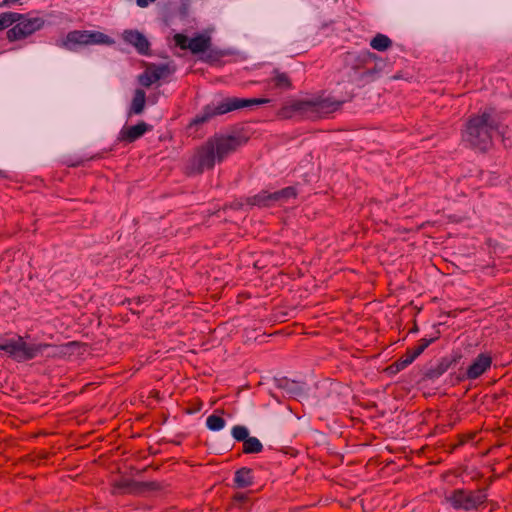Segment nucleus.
I'll list each match as a JSON object with an SVG mask.
<instances>
[{
	"mask_svg": "<svg viewBox=\"0 0 512 512\" xmlns=\"http://www.w3.org/2000/svg\"><path fill=\"white\" fill-rule=\"evenodd\" d=\"M250 139L243 128L233 131L231 134H215L208 138L197 148L193 156V164L189 174L197 175L204 170L214 168L216 162L221 163L230 154L244 146Z\"/></svg>",
	"mask_w": 512,
	"mask_h": 512,
	"instance_id": "1",
	"label": "nucleus"
},
{
	"mask_svg": "<svg viewBox=\"0 0 512 512\" xmlns=\"http://www.w3.org/2000/svg\"><path fill=\"white\" fill-rule=\"evenodd\" d=\"M498 130L499 123L495 118L494 109L488 108L469 116L463 138L472 147L484 152L492 146L493 135Z\"/></svg>",
	"mask_w": 512,
	"mask_h": 512,
	"instance_id": "2",
	"label": "nucleus"
},
{
	"mask_svg": "<svg viewBox=\"0 0 512 512\" xmlns=\"http://www.w3.org/2000/svg\"><path fill=\"white\" fill-rule=\"evenodd\" d=\"M271 100L268 98H251L242 99L237 97L225 98L218 105H206L200 114H197L190 122V126L200 125L208 122L210 119L217 115H223L228 112L238 110L253 105L267 104Z\"/></svg>",
	"mask_w": 512,
	"mask_h": 512,
	"instance_id": "3",
	"label": "nucleus"
},
{
	"mask_svg": "<svg viewBox=\"0 0 512 512\" xmlns=\"http://www.w3.org/2000/svg\"><path fill=\"white\" fill-rule=\"evenodd\" d=\"M454 509L465 511L477 510L487 501L485 490L455 489L446 498Z\"/></svg>",
	"mask_w": 512,
	"mask_h": 512,
	"instance_id": "4",
	"label": "nucleus"
},
{
	"mask_svg": "<svg viewBox=\"0 0 512 512\" xmlns=\"http://www.w3.org/2000/svg\"><path fill=\"white\" fill-rule=\"evenodd\" d=\"M50 347V344L28 345L21 336L0 343V350L19 361L33 359L38 353Z\"/></svg>",
	"mask_w": 512,
	"mask_h": 512,
	"instance_id": "5",
	"label": "nucleus"
},
{
	"mask_svg": "<svg viewBox=\"0 0 512 512\" xmlns=\"http://www.w3.org/2000/svg\"><path fill=\"white\" fill-rule=\"evenodd\" d=\"M45 20L41 17H28L19 13V18L6 32V38L10 42L26 39L44 27Z\"/></svg>",
	"mask_w": 512,
	"mask_h": 512,
	"instance_id": "6",
	"label": "nucleus"
},
{
	"mask_svg": "<svg viewBox=\"0 0 512 512\" xmlns=\"http://www.w3.org/2000/svg\"><path fill=\"white\" fill-rule=\"evenodd\" d=\"M107 36L101 32L71 31L67 34L62 46L72 50L75 45H89L95 43H106Z\"/></svg>",
	"mask_w": 512,
	"mask_h": 512,
	"instance_id": "7",
	"label": "nucleus"
},
{
	"mask_svg": "<svg viewBox=\"0 0 512 512\" xmlns=\"http://www.w3.org/2000/svg\"><path fill=\"white\" fill-rule=\"evenodd\" d=\"M311 108V119L325 117L331 113L338 111L344 101L335 100L332 97L317 96L309 100Z\"/></svg>",
	"mask_w": 512,
	"mask_h": 512,
	"instance_id": "8",
	"label": "nucleus"
},
{
	"mask_svg": "<svg viewBox=\"0 0 512 512\" xmlns=\"http://www.w3.org/2000/svg\"><path fill=\"white\" fill-rule=\"evenodd\" d=\"M295 115L311 119V108L309 100H292L289 103L283 105L276 112V116L282 120L291 119Z\"/></svg>",
	"mask_w": 512,
	"mask_h": 512,
	"instance_id": "9",
	"label": "nucleus"
},
{
	"mask_svg": "<svg viewBox=\"0 0 512 512\" xmlns=\"http://www.w3.org/2000/svg\"><path fill=\"white\" fill-rule=\"evenodd\" d=\"M295 195V191L291 187L274 193H267L266 191H263L257 195L247 198L246 203L250 206L267 207L270 201H278L281 198H288Z\"/></svg>",
	"mask_w": 512,
	"mask_h": 512,
	"instance_id": "10",
	"label": "nucleus"
},
{
	"mask_svg": "<svg viewBox=\"0 0 512 512\" xmlns=\"http://www.w3.org/2000/svg\"><path fill=\"white\" fill-rule=\"evenodd\" d=\"M123 40L134 46L138 53L148 55L150 53V43L147 38L137 30H125Z\"/></svg>",
	"mask_w": 512,
	"mask_h": 512,
	"instance_id": "11",
	"label": "nucleus"
},
{
	"mask_svg": "<svg viewBox=\"0 0 512 512\" xmlns=\"http://www.w3.org/2000/svg\"><path fill=\"white\" fill-rule=\"evenodd\" d=\"M149 130V126L141 121L133 126H124L118 135L119 142L132 143L142 137Z\"/></svg>",
	"mask_w": 512,
	"mask_h": 512,
	"instance_id": "12",
	"label": "nucleus"
},
{
	"mask_svg": "<svg viewBox=\"0 0 512 512\" xmlns=\"http://www.w3.org/2000/svg\"><path fill=\"white\" fill-rule=\"evenodd\" d=\"M492 357L487 353H481L477 356V358L472 362V364L467 368L466 376L468 379H477L480 377L486 370L491 367Z\"/></svg>",
	"mask_w": 512,
	"mask_h": 512,
	"instance_id": "13",
	"label": "nucleus"
},
{
	"mask_svg": "<svg viewBox=\"0 0 512 512\" xmlns=\"http://www.w3.org/2000/svg\"><path fill=\"white\" fill-rule=\"evenodd\" d=\"M273 89L287 91L293 88V82L287 72H283L278 68L273 69L272 76L268 80Z\"/></svg>",
	"mask_w": 512,
	"mask_h": 512,
	"instance_id": "14",
	"label": "nucleus"
},
{
	"mask_svg": "<svg viewBox=\"0 0 512 512\" xmlns=\"http://www.w3.org/2000/svg\"><path fill=\"white\" fill-rule=\"evenodd\" d=\"M146 103V93L142 89H136L128 111V115H139L143 113Z\"/></svg>",
	"mask_w": 512,
	"mask_h": 512,
	"instance_id": "15",
	"label": "nucleus"
},
{
	"mask_svg": "<svg viewBox=\"0 0 512 512\" xmlns=\"http://www.w3.org/2000/svg\"><path fill=\"white\" fill-rule=\"evenodd\" d=\"M211 38L209 36L199 34L194 38L190 39V45H188V50H190L193 54H198L205 52L210 48Z\"/></svg>",
	"mask_w": 512,
	"mask_h": 512,
	"instance_id": "16",
	"label": "nucleus"
},
{
	"mask_svg": "<svg viewBox=\"0 0 512 512\" xmlns=\"http://www.w3.org/2000/svg\"><path fill=\"white\" fill-rule=\"evenodd\" d=\"M234 484L237 488H246L253 484L252 469L243 467L235 472Z\"/></svg>",
	"mask_w": 512,
	"mask_h": 512,
	"instance_id": "17",
	"label": "nucleus"
},
{
	"mask_svg": "<svg viewBox=\"0 0 512 512\" xmlns=\"http://www.w3.org/2000/svg\"><path fill=\"white\" fill-rule=\"evenodd\" d=\"M263 449V445L256 437H248L243 441V453L245 454H256L260 453Z\"/></svg>",
	"mask_w": 512,
	"mask_h": 512,
	"instance_id": "18",
	"label": "nucleus"
},
{
	"mask_svg": "<svg viewBox=\"0 0 512 512\" xmlns=\"http://www.w3.org/2000/svg\"><path fill=\"white\" fill-rule=\"evenodd\" d=\"M370 46L377 51H385L392 46V41L386 35L378 33L371 40Z\"/></svg>",
	"mask_w": 512,
	"mask_h": 512,
	"instance_id": "19",
	"label": "nucleus"
},
{
	"mask_svg": "<svg viewBox=\"0 0 512 512\" xmlns=\"http://www.w3.org/2000/svg\"><path fill=\"white\" fill-rule=\"evenodd\" d=\"M139 83L149 88L152 84L158 81L157 76L155 75L154 71L150 67V65L145 69V71L138 76Z\"/></svg>",
	"mask_w": 512,
	"mask_h": 512,
	"instance_id": "20",
	"label": "nucleus"
},
{
	"mask_svg": "<svg viewBox=\"0 0 512 512\" xmlns=\"http://www.w3.org/2000/svg\"><path fill=\"white\" fill-rule=\"evenodd\" d=\"M150 67L154 71V73L157 76L158 80H160L161 78H165V77L171 75L176 70L174 66H171L168 63L167 64H160V65L150 64Z\"/></svg>",
	"mask_w": 512,
	"mask_h": 512,
	"instance_id": "21",
	"label": "nucleus"
},
{
	"mask_svg": "<svg viewBox=\"0 0 512 512\" xmlns=\"http://www.w3.org/2000/svg\"><path fill=\"white\" fill-rule=\"evenodd\" d=\"M19 18V13L4 12L0 14V31L12 26Z\"/></svg>",
	"mask_w": 512,
	"mask_h": 512,
	"instance_id": "22",
	"label": "nucleus"
},
{
	"mask_svg": "<svg viewBox=\"0 0 512 512\" xmlns=\"http://www.w3.org/2000/svg\"><path fill=\"white\" fill-rule=\"evenodd\" d=\"M225 420L221 416L218 415H210L206 420V425L208 429L212 431H218L224 428Z\"/></svg>",
	"mask_w": 512,
	"mask_h": 512,
	"instance_id": "23",
	"label": "nucleus"
},
{
	"mask_svg": "<svg viewBox=\"0 0 512 512\" xmlns=\"http://www.w3.org/2000/svg\"><path fill=\"white\" fill-rule=\"evenodd\" d=\"M415 359L416 358L412 356V352L407 349L405 354L400 359H398L394 365L396 366L397 370H401L411 364Z\"/></svg>",
	"mask_w": 512,
	"mask_h": 512,
	"instance_id": "24",
	"label": "nucleus"
},
{
	"mask_svg": "<svg viewBox=\"0 0 512 512\" xmlns=\"http://www.w3.org/2000/svg\"><path fill=\"white\" fill-rule=\"evenodd\" d=\"M232 436L237 441H245L249 437V431L245 426L237 425L232 428Z\"/></svg>",
	"mask_w": 512,
	"mask_h": 512,
	"instance_id": "25",
	"label": "nucleus"
},
{
	"mask_svg": "<svg viewBox=\"0 0 512 512\" xmlns=\"http://www.w3.org/2000/svg\"><path fill=\"white\" fill-rule=\"evenodd\" d=\"M175 44L183 50H188V45H190V39L184 34L177 33L174 35Z\"/></svg>",
	"mask_w": 512,
	"mask_h": 512,
	"instance_id": "26",
	"label": "nucleus"
},
{
	"mask_svg": "<svg viewBox=\"0 0 512 512\" xmlns=\"http://www.w3.org/2000/svg\"><path fill=\"white\" fill-rule=\"evenodd\" d=\"M437 334H439V332H437ZM439 338L438 335L434 336V337H431L430 339H427V338H422L418 341V344L417 346H420L422 347L423 350H425L432 342H434L435 340H437Z\"/></svg>",
	"mask_w": 512,
	"mask_h": 512,
	"instance_id": "27",
	"label": "nucleus"
},
{
	"mask_svg": "<svg viewBox=\"0 0 512 512\" xmlns=\"http://www.w3.org/2000/svg\"><path fill=\"white\" fill-rule=\"evenodd\" d=\"M248 500V496L245 493H236L233 496V501L235 502H245Z\"/></svg>",
	"mask_w": 512,
	"mask_h": 512,
	"instance_id": "28",
	"label": "nucleus"
},
{
	"mask_svg": "<svg viewBox=\"0 0 512 512\" xmlns=\"http://www.w3.org/2000/svg\"><path fill=\"white\" fill-rule=\"evenodd\" d=\"M409 350L412 352V356H414L415 358H417L419 355H421L424 352V350L420 346H415L413 348H409Z\"/></svg>",
	"mask_w": 512,
	"mask_h": 512,
	"instance_id": "29",
	"label": "nucleus"
},
{
	"mask_svg": "<svg viewBox=\"0 0 512 512\" xmlns=\"http://www.w3.org/2000/svg\"><path fill=\"white\" fill-rule=\"evenodd\" d=\"M156 0H136V3L139 7L144 8L147 7L150 3L155 2Z\"/></svg>",
	"mask_w": 512,
	"mask_h": 512,
	"instance_id": "30",
	"label": "nucleus"
},
{
	"mask_svg": "<svg viewBox=\"0 0 512 512\" xmlns=\"http://www.w3.org/2000/svg\"><path fill=\"white\" fill-rule=\"evenodd\" d=\"M458 439H459V441H458L457 446H459V445H463V444H464V443H466L468 440L472 439V437H471V436L460 435V436H458Z\"/></svg>",
	"mask_w": 512,
	"mask_h": 512,
	"instance_id": "31",
	"label": "nucleus"
},
{
	"mask_svg": "<svg viewBox=\"0 0 512 512\" xmlns=\"http://www.w3.org/2000/svg\"><path fill=\"white\" fill-rule=\"evenodd\" d=\"M144 485L146 487H148L149 489H156V488H158V484L156 482H149V483H145Z\"/></svg>",
	"mask_w": 512,
	"mask_h": 512,
	"instance_id": "32",
	"label": "nucleus"
},
{
	"mask_svg": "<svg viewBox=\"0 0 512 512\" xmlns=\"http://www.w3.org/2000/svg\"><path fill=\"white\" fill-rule=\"evenodd\" d=\"M79 345H80V343H79V342H77V341H72V342H69V343H67V344H66V346H67V347H70V346H79Z\"/></svg>",
	"mask_w": 512,
	"mask_h": 512,
	"instance_id": "33",
	"label": "nucleus"
},
{
	"mask_svg": "<svg viewBox=\"0 0 512 512\" xmlns=\"http://www.w3.org/2000/svg\"><path fill=\"white\" fill-rule=\"evenodd\" d=\"M417 330H418V327H417V325L415 324V325H414V327L411 329V331H410V332H416Z\"/></svg>",
	"mask_w": 512,
	"mask_h": 512,
	"instance_id": "34",
	"label": "nucleus"
}]
</instances>
